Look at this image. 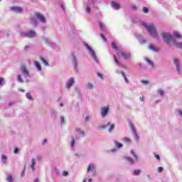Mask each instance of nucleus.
I'll return each instance as SVG.
<instances>
[{
	"mask_svg": "<svg viewBox=\"0 0 182 182\" xmlns=\"http://www.w3.org/2000/svg\"><path fill=\"white\" fill-rule=\"evenodd\" d=\"M162 38L167 45H170V42H173L176 47L178 49H182V43H176V39L173 38V36L170 35L168 33H162Z\"/></svg>",
	"mask_w": 182,
	"mask_h": 182,
	"instance_id": "f257e3e1",
	"label": "nucleus"
},
{
	"mask_svg": "<svg viewBox=\"0 0 182 182\" xmlns=\"http://www.w3.org/2000/svg\"><path fill=\"white\" fill-rule=\"evenodd\" d=\"M142 25L146 28L148 32L154 38V39H158L159 35L157 34V31L156 30L154 25H147L146 23H143Z\"/></svg>",
	"mask_w": 182,
	"mask_h": 182,
	"instance_id": "f03ea898",
	"label": "nucleus"
},
{
	"mask_svg": "<svg viewBox=\"0 0 182 182\" xmlns=\"http://www.w3.org/2000/svg\"><path fill=\"white\" fill-rule=\"evenodd\" d=\"M21 35L22 38H35V36H36V33L33 31H30L27 33H21Z\"/></svg>",
	"mask_w": 182,
	"mask_h": 182,
	"instance_id": "7ed1b4c3",
	"label": "nucleus"
},
{
	"mask_svg": "<svg viewBox=\"0 0 182 182\" xmlns=\"http://www.w3.org/2000/svg\"><path fill=\"white\" fill-rule=\"evenodd\" d=\"M109 106L102 107L101 108L102 117H106V114L109 113Z\"/></svg>",
	"mask_w": 182,
	"mask_h": 182,
	"instance_id": "20e7f679",
	"label": "nucleus"
},
{
	"mask_svg": "<svg viewBox=\"0 0 182 182\" xmlns=\"http://www.w3.org/2000/svg\"><path fill=\"white\" fill-rule=\"evenodd\" d=\"M11 10L13 11V12H16V14H22V12H23V9L21 7L16 6H12Z\"/></svg>",
	"mask_w": 182,
	"mask_h": 182,
	"instance_id": "39448f33",
	"label": "nucleus"
},
{
	"mask_svg": "<svg viewBox=\"0 0 182 182\" xmlns=\"http://www.w3.org/2000/svg\"><path fill=\"white\" fill-rule=\"evenodd\" d=\"M35 16H36V18H38L41 22H43V23L46 22V18L41 13H35Z\"/></svg>",
	"mask_w": 182,
	"mask_h": 182,
	"instance_id": "423d86ee",
	"label": "nucleus"
},
{
	"mask_svg": "<svg viewBox=\"0 0 182 182\" xmlns=\"http://www.w3.org/2000/svg\"><path fill=\"white\" fill-rule=\"evenodd\" d=\"M173 63L176 68V70H177L178 73H181V70H180V63L178 62V60L177 58H175L173 60Z\"/></svg>",
	"mask_w": 182,
	"mask_h": 182,
	"instance_id": "0eeeda50",
	"label": "nucleus"
},
{
	"mask_svg": "<svg viewBox=\"0 0 182 182\" xmlns=\"http://www.w3.org/2000/svg\"><path fill=\"white\" fill-rule=\"evenodd\" d=\"M20 68L22 73H23L24 75H26V76H29V71H28V69H26V67H25V65H20Z\"/></svg>",
	"mask_w": 182,
	"mask_h": 182,
	"instance_id": "6e6552de",
	"label": "nucleus"
},
{
	"mask_svg": "<svg viewBox=\"0 0 182 182\" xmlns=\"http://www.w3.org/2000/svg\"><path fill=\"white\" fill-rule=\"evenodd\" d=\"M75 83V79L73 77H70L68 82L65 85V87L69 88Z\"/></svg>",
	"mask_w": 182,
	"mask_h": 182,
	"instance_id": "1a4fd4ad",
	"label": "nucleus"
},
{
	"mask_svg": "<svg viewBox=\"0 0 182 182\" xmlns=\"http://www.w3.org/2000/svg\"><path fill=\"white\" fill-rule=\"evenodd\" d=\"M111 6L114 8V9L119 10L120 9V4H119L116 1H112L111 2Z\"/></svg>",
	"mask_w": 182,
	"mask_h": 182,
	"instance_id": "9d476101",
	"label": "nucleus"
},
{
	"mask_svg": "<svg viewBox=\"0 0 182 182\" xmlns=\"http://www.w3.org/2000/svg\"><path fill=\"white\" fill-rule=\"evenodd\" d=\"M95 168H96L95 164H90L87 169V172L89 173L90 171H95Z\"/></svg>",
	"mask_w": 182,
	"mask_h": 182,
	"instance_id": "9b49d317",
	"label": "nucleus"
},
{
	"mask_svg": "<svg viewBox=\"0 0 182 182\" xmlns=\"http://www.w3.org/2000/svg\"><path fill=\"white\" fill-rule=\"evenodd\" d=\"M33 63L36 66V68H37V70L41 72V70H42V67L41 66V64L39 63V62L38 61H33Z\"/></svg>",
	"mask_w": 182,
	"mask_h": 182,
	"instance_id": "f8f14e48",
	"label": "nucleus"
},
{
	"mask_svg": "<svg viewBox=\"0 0 182 182\" xmlns=\"http://www.w3.org/2000/svg\"><path fill=\"white\" fill-rule=\"evenodd\" d=\"M120 55L123 58V59H129V58H130V54H127L124 52H121Z\"/></svg>",
	"mask_w": 182,
	"mask_h": 182,
	"instance_id": "ddd939ff",
	"label": "nucleus"
},
{
	"mask_svg": "<svg viewBox=\"0 0 182 182\" xmlns=\"http://www.w3.org/2000/svg\"><path fill=\"white\" fill-rule=\"evenodd\" d=\"M173 36H174L175 38H177L178 39H182V36L180 35V33H178V32H177V31H176V32L173 33Z\"/></svg>",
	"mask_w": 182,
	"mask_h": 182,
	"instance_id": "4468645a",
	"label": "nucleus"
},
{
	"mask_svg": "<svg viewBox=\"0 0 182 182\" xmlns=\"http://www.w3.org/2000/svg\"><path fill=\"white\" fill-rule=\"evenodd\" d=\"M36 165V164L35 163V159H31V170L32 171H35V166Z\"/></svg>",
	"mask_w": 182,
	"mask_h": 182,
	"instance_id": "2eb2a0df",
	"label": "nucleus"
},
{
	"mask_svg": "<svg viewBox=\"0 0 182 182\" xmlns=\"http://www.w3.org/2000/svg\"><path fill=\"white\" fill-rule=\"evenodd\" d=\"M114 144H115V147H117V149H122V147H123V144L119 143L116 141H114Z\"/></svg>",
	"mask_w": 182,
	"mask_h": 182,
	"instance_id": "dca6fc26",
	"label": "nucleus"
},
{
	"mask_svg": "<svg viewBox=\"0 0 182 182\" xmlns=\"http://www.w3.org/2000/svg\"><path fill=\"white\" fill-rule=\"evenodd\" d=\"M149 49H151V50H153L154 52H159V48L154 47L153 45H150Z\"/></svg>",
	"mask_w": 182,
	"mask_h": 182,
	"instance_id": "f3484780",
	"label": "nucleus"
},
{
	"mask_svg": "<svg viewBox=\"0 0 182 182\" xmlns=\"http://www.w3.org/2000/svg\"><path fill=\"white\" fill-rule=\"evenodd\" d=\"M41 60L42 63H43L44 66H49V63H48V61L46 60H45L44 58H41Z\"/></svg>",
	"mask_w": 182,
	"mask_h": 182,
	"instance_id": "a211bd4d",
	"label": "nucleus"
},
{
	"mask_svg": "<svg viewBox=\"0 0 182 182\" xmlns=\"http://www.w3.org/2000/svg\"><path fill=\"white\" fill-rule=\"evenodd\" d=\"M122 140L124 143H128V144L132 143V139H130V138L124 137Z\"/></svg>",
	"mask_w": 182,
	"mask_h": 182,
	"instance_id": "6ab92c4d",
	"label": "nucleus"
},
{
	"mask_svg": "<svg viewBox=\"0 0 182 182\" xmlns=\"http://www.w3.org/2000/svg\"><path fill=\"white\" fill-rule=\"evenodd\" d=\"M125 160H127L131 164H134V161L130 156L125 157Z\"/></svg>",
	"mask_w": 182,
	"mask_h": 182,
	"instance_id": "aec40b11",
	"label": "nucleus"
},
{
	"mask_svg": "<svg viewBox=\"0 0 182 182\" xmlns=\"http://www.w3.org/2000/svg\"><path fill=\"white\" fill-rule=\"evenodd\" d=\"M1 160L3 163H4V164H6L8 163V161H6L7 160L6 156L5 155L1 156Z\"/></svg>",
	"mask_w": 182,
	"mask_h": 182,
	"instance_id": "412c9836",
	"label": "nucleus"
},
{
	"mask_svg": "<svg viewBox=\"0 0 182 182\" xmlns=\"http://www.w3.org/2000/svg\"><path fill=\"white\" fill-rule=\"evenodd\" d=\"M112 48L114 49V50H119V48H117V46L116 45V43L112 42Z\"/></svg>",
	"mask_w": 182,
	"mask_h": 182,
	"instance_id": "4be33fe9",
	"label": "nucleus"
},
{
	"mask_svg": "<svg viewBox=\"0 0 182 182\" xmlns=\"http://www.w3.org/2000/svg\"><path fill=\"white\" fill-rule=\"evenodd\" d=\"M7 181L8 182H14V177H12V175H9L8 176Z\"/></svg>",
	"mask_w": 182,
	"mask_h": 182,
	"instance_id": "5701e85b",
	"label": "nucleus"
},
{
	"mask_svg": "<svg viewBox=\"0 0 182 182\" xmlns=\"http://www.w3.org/2000/svg\"><path fill=\"white\" fill-rule=\"evenodd\" d=\"M146 62H147L149 63V65H150V66H154V64L153 63V61H151L150 60H149L148 58H145Z\"/></svg>",
	"mask_w": 182,
	"mask_h": 182,
	"instance_id": "b1692460",
	"label": "nucleus"
},
{
	"mask_svg": "<svg viewBox=\"0 0 182 182\" xmlns=\"http://www.w3.org/2000/svg\"><path fill=\"white\" fill-rule=\"evenodd\" d=\"M17 82H19L20 83H22L23 82V80H22V77L21 76V75H18Z\"/></svg>",
	"mask_w": 182,
	"mask_h": 182,
	"instance_id": "393cba45",
	"label": "nucleus"
},
{
	"mask_svg": "<svg viewBox=\"0 0 182 182\" xmlns=\"http://www.w3.org/2000/svg\"><path fill=\"white\" fill-rule=\"evenodd\" d=\"M141 172V171H140L139 169L134 170V176H139V174H140Z\"/></svg>",
	"mask_w": 182,
	"mask_h": 182,
	"instance_id": "a878e982",
	"label": "nucleus"
},
{
	"mask_svg": "<svg viewBox=\"0 0 182 182\" xmlns=\"http://www.w3.org/2000/svg\"><path fill=\"white\" fill-rule=\"evenodd\" d=\"M100 36H101L102 41H104V42H107V39L106 37L105 36V34L101 33V34H100Z\"/></svg>",
	"mask_w": 182,
	"mask_h": 182,
	"instance_id": "bb28decb",
	"label": "nucleus"
},
{
	"mask_svg": "<svg viewBox=\"0 0 182 182\" xmlns=\"http://www.w3.org/2000/svg\"><path fill=\"white\" fill-rule=\"evenodd\" d=\"M114 60L116 65H117L118 66L120 65V63H119V60H117V58L116 57V55H114Z\"/></svg>",
	"mask_w": 182,
	"mask_h": 182,
	"instance_id": "cd10ccee",
	"label": "nucleus"
},
{
	"mask_svg": "<svg viewBox=\"0 0 182 182\" xmlns=\"http://www.w3.org/2000/svg\"><path fill=\"white\" fill-rule=\"evenodd\" d=\"M122 75L126 83H129V80L127 79V77H126V75H124V73H122Z\"/></svg>",
	"mask_w": 182,
	"mask_h": 182,
	"instance_id": "c85d7f7f",
	"label": "nucleus"
},
{
	"mask_svg": "<svg viewBox=\"0 0 182 182\" xmlns=\"http://www.w3.org/2000/svg\"><path fill=\"white\" fill-rule=\"evenodd\" d=\"M87 87L88 89H93V84L88 82Z\"/></svg>",
	"mask_w": 182,
	"mask_h": 182,
	"instance_id": "c756f323",
	"label": "nucleus"
},
{
	"mask_svg": "<svg viewBox=\"0 0 182 182\" xmlns=\"http://www.w3.org/2000/svg\"><path fill=\"white\" fill-rule=\"evenodd\" d=\"M99 25L101 31H103L105 29V26L103 25V23L100 22Z\"/></svg>",
	"mask_w": 182,
	"mask_h": 182,
	"instance_id": "7c9ffc66",
	"label": "nucleus"
},
{
	"mask_svg": "<svg viewBox=\"0 0 182 182\" xmlns=\"http://www.w3.org/2000/svg\"><path fill=\"white\" fill-rule=\"evenodd\" d=\"M143 12L144 14H149V9L147 7H143Z\"/></svg>",
	"mask_w": 182,
	"mask_h": 182,
	"instance_id": "2f4dec72",
	"label": "nucleus"
},
{
	"mask_svg": "<svg viewBox=\"0 0 182 182\" xmlns=\"http://www.w3.org/2000/svg\"><path fill=\"white\" fill-rule=\"evenodd\" d=\"M132 127V133H134V134H136L137 132H136V129L134 128V126L131 125Z\"/></svg>",
	"mask_w": 182,
	"mask_h": 182,
	"instance_id": "473e14b6",
	"label": "nucleus"
},
{
	"mask_svg": "<svg viewBox=\"0 0 182 182\" xmlns=\"http://www.w3.org/2000/svg\"><path fill=\"white\" fill-rule=\"evenodd\" d=\"M26 97H27V99H29L30 100H32V95L29 92L26 93Z\"/></svg>",
	"mask_w": 182,
	"mask_h": 182,
	"instance_id": "72a5a7b5",
	"label": "nucleus"
},
{
	"mask_svg": "<svg viewBox=\"0 0 182 182\" xmlns=\"http://www.w3.org/2000/svg\"><path fill=\"white\" fill-rule=\"evenodd\" d=\"M159 93L161 95V96H164V91L163 90H159Z\"/></svg>",
	"mask_w": 182,
	"mask_h": 182,
	"instance_id": "f704fd0d",
	"label": "nucleus"
},
{
	"mask_svg": "<svg viewBox=\"0 0 182 182\" xmlns=\"http://www.w3.org/2000/svg\"><path fill=\"white\" fill-rule=\"evenodd\" d=\"M154 156H155V159L158 161H160V155L156 154V153H154Z\"/></svg>",
	"mask_w": 182,
	"mask_h": 182,
	"instance_id": "c9c22d12",
	"label": "nucleus"
},
{
	"mask_svg": "<svg viewBox=\"0 0 182 182\" xmlns=\"http://www.w3.org/2000/svg\"><path fill=\"white\" fill-rule=\"evenodd\" d=\"M131 154H133L134 159H136V160H137V155H136V154L134 153V151L131 150Z\"/></svg>",
	"mask_w": 182,
	"mask_h": 182,
	"instance_id": "e433bc0d",
	"label": "nucleus"
},
{
	"mask_svg": "<svg viewBox=\"0 0 182 182\" xmlns=\"http://www.w3.org/2000/svg\"><path fill=\"white\" fill-rule=\"evenodd\" d=\"M144 85H149V81L147 80H142L141 81Z\"/></svg>",
	"mask_w": 182,
	"mask_h": 182,
	"instance_id": "4c0bfd02",
	"label": "nucleus"
},
{
	"mask_svg": "<svg viewBox=\"0 0 182 182\" xmlns=\"http://www.w3.org/2000/svg\"><path fill=\"white\" fill-rule=\"evenodd\" d=\"M114 129V124H112L111 126H110V127L109 128V132H112V130H113Z\"/></svg>",
	"mask_w": 182,
	"mask_h": 182,
	"instance_id": "58836bf2",
	"label": "nucleus"
},
{
	"mask_svg": "<svg viewBox=\"0 0 182 182\" xmlns=\"http://www.w3.org/2000/svg\"><path fill=\"white\" fill-rule=\"evenodd\" d=\"M69 175V173L66 171H64L63 172V176H64V177H66V176H68Z\"/></svg>",
	"mask_w": 182,
	"mask_h": 182,
	"instance_id": "ea45409f",
	"label": "nucleus"
},
{
	"mask_svg": "<svg viewBox=\"0 0 182 182\" xmlns=\"http://www.w3.org/2000/svg\"><path fill=\"white\" fill-rule=\"evenodd\" d=\"M19 152V149H18V148H14V153H15L16 154H17V153H18Z\"/></svg>",
	"mask_w": 182,
	"mask_h": 182,
	"instance_id": "a19ab883",
	"label": "nucleus"
},
{
	"mask_svg": "<svg viewBox=\"0 0 182 182\" xmlns=\"http://www.w3.org/2000/svg\"><path fill=\"white\" fill-rule=\"evenodd\" d=\"M3 82H4V78L2 77H0V86H2V85H4Z\"/></svg>",
	"mask_w": 182,
	"mask_h": 182,
	"instance_id": "79ce46f5",
	"label": "nucleus"
},
{
	"mask_svg": "<svg viewBox=\"0 0 182 182\" xmlns=\"http://www.w3.org/2000/svg\"><path fill=\"white\" fill-rule=\"evenodd\" d=\"M97 75L98 76V77H100V79L103 80V75L102 74H100V73H97Z\"/></svg>",
	"mask_w": 182,
	"mask_h": 182,
	"instance_id": "37998d69",
	"label": "nucleus"
},
{
	"mask_svg": "<svg viewBox=\"0 0 182 182\" xmlns=\"http://www.w3.org/2000/svg\"><path fill=\"white\" fill-rule=\"evenodd\" d=\"M73 146H75V139H72L71 140V147H73Z\"/></svg>",
	"mask_w": 182,
	"mask_h": 182,
	"instance_id": "c03bdc74",
	"label": "nucleus"
},
{
	"mask_svg": "<svg viewBox=\"0 0 182 182\" xmlns=\"http://www.w3.org/2000/svg\"><path fill=\"white\" fill-rule=\"evenodd\" d=\"M158 173H161L163 171V167L160 166L158 168Z\"/></svg>",
	"mask_w": 182,
	"mask_h": 182,
	"instance_id": "a18cd8bd",
	"label": "nucleus"
},
{
	"mask_svg": "<svg viewBox=\"0 0 182 182\" xmlns=\"http://www.w3.org/2000/svg\"><path fill=\"white\" fill-rule=\"evenodd\" d=\"M26 170V165H24L23 168V171L21 173V176H23V173H25V171Z\"/></svg>",
	"mask_w": 182,
	"mask_h": 182,
	"instance_id": "49530a36",
	"label": "nucleus"
},
{
	"mask_svg": "<svg viewBox=\"0 0 182 182\" xmlns=\"http://www.w3.org/2000/svg\"><path fill=\"white\" fill-rule=\"evenodd\" d=\"M90 50L91 55H92V56H95V50H93V49H92V48H91V50Z\"/></svg>",
	"mask_w": 182,
	"mask_h": 182,
	"instance_id": "de8ad7c7",
	"label": "nucleus"
},
{
	"mask_svg": "<svg viewBox=\"0 0 182 182\" xmlns=\"http://www.w3.org/2000/svg\"><path fill=\"white\" fill-rule=\"evenodd\" d=\"M131 7L132 8V9H134V11H137V7L135 5H132L131 6Z\"/></svg>",
	"mask_w": 182,
	"mask_h": 182,
	"instance_id": "09e8293b",
	"label": "nucleus"
},
{
	"mask_svg": "<svg viewBox=\"0 0 182 182\" xmlns=\"http://www.w3.org/2000/svg\"><path fill=\"white\" fill-rule=\"evenodd\" d=\"M85 48H87V49H88V50H91L92 48L90 46H89V45L85 44Z\"/></svg>",
	"mask_w": 182,
	"mask_h": 182,
	"instance_id": "8fccbe9b",
	"label": "nucleus"
},
{
	"mask_svg": "<svg viewBox=\"0 0 182 182\" xmlns=\"http://www.w3.org/2000/svg\"><path fill=\"white\" fill-rule=\"evenodd\" d=\"M90 11H91L90 6H87V12L88 14H90Z\"/></svg>",
	"mask_w": 182,
	"mask_h": 182,
	"instance_id": "3c124183",
	"label": "nucleus"
},
{
	"mask_svg": "<svg viewBox=\"0 0 182 182\" xmlns=\"http://www.w3.org/2000/svg\"><path fill=\"white\" fill-rule=\"evenodd\" d=\"M60 122L62 124L65 123V118H63V117H61Z\"/></svg>",
	"mask_w": 182,
	"mask_h": 182,
	"instance_id": "603ef678",
	"label": "nucleus"
},
{
	"mask_svg": "<svg viewBox=\"0 0 182 182\" xmlns=\"http://www.w3.org/2000/svg\"><path fill=\"white\" fill-rule=\"evenodd\" d=\"M178 112L179 116L182 117V110L181 109H178Z\"/></svg>",
	"mask_w": 182,
	"mask_h": 182,
	"instance_id": "864d4df0",
	"label": "nucleus"
},
{
	"mask_svg": "<svg viewBox=\"0 0 182 182\" xmlns=\"http://www.w3.org/2000/svg\"><path fill=\"white\" fill-rule=\"evenodd\" d=\"M80 134H82L83 137V136H85V132L83 131H80Z\"/></svg>",
	"mask_w": 182,
	"mask_h": 182,
	"instance_id": "5fc2aeb1",
	"label": "nucleus"
},
{
	"mask_svg": "<svg viewBox=\"0 0 182 182\" xmlns=\"http://www.w3.org/2000/svg\"><path fill=\"white\" fill-rule=\"evenodd\" d=\"M32 22L33 23H34V25H36V19H32Z\"/></svg>",
	"mask_w": 182,
	"mask_h": 182,
	"instance_id": "6e6d98bb",
	"label": "nucleus"
},
{
	"mask_svg": "<svg viewBox=\"0 0 182 182\" xmlns=\"http://www.w3.org/2000/svg\"><path fill=\"white\" fill-rule=\"evenodd\" d=\"M135 135V139H136V140H139V135L136 134H134Z\"/></svg>",
	"mask_w": 182,
	"mask_h": 182,
	"instance_id": "4d7b16f0",
	"label": "nucleus"
},
{
	"mask_svg": "<svg viewBox=\"0 0 182 182\" xmlns=\"http://www.w3.org/2000/svg\"><path fill=\"white\" fill-rule=\"evenodd\" d=\"M140 100H141V102H144V96L141 97Z\"/></svg>",
	"mask_w": 182,
	"mask_h": 182,
	"instance_id": "13d9d810",
	"label": "nucleus"
},
{
	"mask_svg": "<svg viewBox=\"0 0 182 182\" xmlns=\"http://www.w3.org/2000/svg\"><path fill=\"white\" fill-rule=\"evenodd\" d=\"M46 143H48V140L44 139L43 141V144H46Z\"/></svg>",
	"mask_w": 182,
	"mask_h": 182,
	"instance_id": "bf43d9fd",
	"label": "nucleus"
},
{
	"mask_svg": "<svg viewBox=\"0 0 182 182\" xmlns=\"http://www.w3.org/2000/svg\"><path fill=\"white\" fill-rule=\"evenodd\" d=\"M89 121V116H87L86 117H85V122H88Z\"/></svg>",
	"mask_w": 182,
	"mask_h": 182,
	"instance_id": "052dcab7",
	"label": "nucleus"
},
{
	"mask_svg": "<svg viewBox=\"0 0 182 182\" xmlns=\"http://www.w3.org/2000/svg\"><path fill=\"white\" fill-rule=\"evenodd\" d=\"M73 63H76V58H75V57H73Z\"/></svg>",
	"mask_w": 182,
	"mask_h": 182,
	"instance_id": "680f3d73",
	"label": "nucleus"
},
{
	"mask_svg": "<svg viewBox=\"0 0 182 182\" xmlns=\"http://www.w3.org/2000/svg\"><path fill=\"white\" fill-rule=\"evenodd\" d=\"M9 106H12V105H14V102H9Z\"/></svg>",
	"mask_w": 182,
	"mask_h": 182,
	"instance_id": "e2e57ef3",
	"label": "nucleus"
},
{
	"mask_svg": "<svg viewBox=\"0 0 182 182\" xmlns=\"http://www.w3.org/2000/svg\"><path fill=\"white\" fill-rule=\"evenodd\" d=\"M34 182H39V179H35Z\"/></svg>",
	"mask_w": 182,
	"mask_h": 182,
	"instance_id": "0e129e2a",
	"label": "nucleus"
},
{
	"mask_svg": "<svg viewBox=\"0 0 182 182\" xmlns=\"http://www.w3.org/2000/svg\"><path fill=\"white\" fill-rule=\"evenodd\" d=\"M60 106L61 107H63V103H61V104L60 105Z\"/></svg>",
	"mask_w": 182,
	"mask_h": 182,
	"instance_id": "69168bd1",
	"label": "nucleus"
},
{
	"mask_svg": "<svg viewBox=\"0 0 182 182\" xmlns=\"http://www.w3.org/2000/svg\"><path fill=\"white\" fill-rule=\"evenodd\" d=\"M88 181H89V182H91V181H92V178H90V179L88 180Z\"/></svg>",
	"mask_w": 182,
	"mask_h": 182,
	"instance_id": "338daca9",
	"label": "nucleus"
},
{
	"mask_svg": "<svg viewBox=\"0 0 182 182\" xmlns=\"http://www.w3.org/2000/svg\"><path fill=\"white\" fill-rule=\"evenodd\" d=\"M112 151L113 152V151H116V149H112Z\"/></svg>",
	"mask_w": 182,
	"mask_h": 182,
	"instance_id": "774afa93",
	"label": "nucleus"
}]
</instances>
